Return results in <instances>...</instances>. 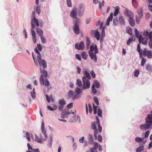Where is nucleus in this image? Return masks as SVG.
Instances as JSON below:
<instances>
[{"mask_svg":"<svg viewBox=\"0 0 152 152\" xmlns=\"http://www.w3.org/2000/svg\"><path fill=\"white\" fill-rule=\"evenodd\" d=\"M47 76V72L45 70L43 69L42 73V74L40 77L39 81L40 83L42 85H45L46 87H48L50 85V83L47 79L44 80L43 77H44L45 78H46Z\"/></svg>","mask_w":152,"mask_h":152,"instance_id":"1","label":"nucleus"},{"mask_svg":"<svg viewBox=\"0 0 152 152\" xmlns=\"http://www.w3.org/2000/svg\"><path fill=\"white\" fill-rule=\"evenodd\" d=\"M82 81L83 84L82 88L84 90L87 89H88L90 86V83L89 80L85 77L83 76L82 77Z\"/></svg>","mask_w":152,"mask_h":152,"instance_id":"2","label":"nucleus"},{"mask_svg":"<svg viewBox=\"0 0 152 152\" xmlns=\"http://www.w3.org/2000/svg\"><path fill=\"white\" fill-rule=\"evenodd\" d=\"M35 12L34 11H33L32 13V16H33V18L31 20V27L32 28L36 27V25L37 27L39 26V24L35 16Z\"/></svg>","mask_w":152,"mask_h":152,"instance_id":"3","label":"nucleus"},{"mask_svg":"<svg viewBox=\"0 0 152 152\" xmlns=\"http://www.w3.org/2000/svg\"><path fill=\"white\" fill-rule=\"evenodd\" d=\"M142 55L144 57L147 56L148 58H152V51L148 50L146 48H145L143 52Z\"/></svg>","mask_w":152,"mask_h":152,"instance_id":"4","label":"nucleus"},{"mask_svg":"<svg viewBox=\"0 0 152 152\" xmlns=\"http://www.w3.org/2000/svg\"><path fill=\"white\" fill-rule=\"evenodd\" d=\"M91 36L95 37L97 40H99L100 38V33L97 30H92L90 32Z\"/></svg>","mask_w":152,"mask_h":152,"instance_id":"5","label":"nucleus"},{"mask_svg":"<svg viewBox=\"0 0 152 152\" xmlns=\"http://www.w3.org/2000/svg\"><path fill=\"white\" fill-rule=\"evenodd\" d=\"M145 121L146 123L151 126L152 125V115L150 114H148L145 119Z\"/></svg>","mask_w":152,"mask_h":152,"instance_id":"6","label":"nucleus"},{"mask_svg":"<svg viewBox=\"0 0 152 152\" xmlns=\"http://www.w3.org/2000/svg\"><path fill=\"white\" fill-rule=\"evenodd\" d=\"M95 51V53H97L98 52V50L96 45H95L94 46L91 45L90 47V50L88 51V53H93V51Z\"/></svg>","mask_w":152,"mask_h":152,"instance_id":"7","label":"nucleus"},{"mask_svg":"<svg viewBox=\"0 0 152 152\" xmlns=\"http://www.w3.org/2000/svg\"><path fill=\"white\" fill-rule=\"evenodd\" d=\"M70 16L71 17L76 19L77 16V9L76 8H73L71 11Z\"/></svg>","mask_w":152,"mask_h":152,"instance_id":"8","label":"nucleus"},{"mask_svg":"<svg viewBox=\"0 0 152 152\" xmlns=\"http://www.w3.org/2000/svg\"><path fill=\"white\" fill-rule=\"evenodd\" d=\"M75 48L77 50L80 49L83 50L84 48V45L83 42L81 41L79 45L77 43L75 44Z\"/></svg>","mask_w":152,"mask_h":152,"instance_id":"9","label":"nucleus"},{"mask_svg":"<svg viewBox=\"0 0 152 152\" xmlns=\"http://www.w3.org/2000/svg\"><path fill=\"white\" fill-rule=\"evenodd\" d=\"M79 11L78 13V15L80 17L82 16L84 13V7L83 5L82 4H80L79 6Z\"/></svg>","mask_w":152,"mask_h":152,"instance_id":"10","label":"nucleus"},{"mask_svg":"<svg viewBox=\"0 0 152 152\" xmlns=\"http://www.w3.org/2000/svg\"><path fill=\"white\" fill-rule=\"evenodd\" d=\"M75 33L77 34H80V28L79 25L78 24H75L73 28Z\"/></svg>","mask_w":152,"mask_h":152,"instance_id":"11","label":"nucleus"},{"mask_svg":"<svg viewBox=\"0 0 152 152\" xmlns=\"http://www.w3.org/2000/svg\"><path fill=\"white\" fill-rule=\"evenodd\" d=\"M125 15L129 17L130 19L133 18L134 15L133 13L127 9H126L125 10Z\"/></svg>","mask_w":152,"mask_h":152,"instance_id":"12","label":"nucleus"},{"mask_svg":"<svg viewBox=\"0 0 152 152\" xmlns=\"http://www.w3.org/2000/svg\"><path fill=\"white\" fill-rule=\"evenodd\" d=\"M151 126L147 123L143 124L140 125V128L142 130H146L148 129Z\"/></svg>","mask_w":152,"mask_h":152,"instance_id":"13","label":"nucleus"},{"mask_svg":"<svg viewBox=\"0 0 152 152\" xmlns=\"http://www.w3.org/2000/svg\"><path fill=\"white\" fill-rule=\"evenodd\" d=\"M91 59L94 60L95 62H97V58L96 55V53H88Z\"/></svg>","mask_w":152,"mask_h":152,"instance_id":"14","label":"nucleus"},{"mask_svg":"<svg viewBox=\"0 0 152 152\" xmlns=\"http://www.w3.org/2000/svg\"><path fill=\"white\" fill-rule=\"evenodd\" d=\"M143 35L146 37L148 36V37L150 39L152 40V31H151L150 33H149L147 31H144L143 32Z\"/></svg>","mask_w":152,"mask_h":152,"instance_id":"15","label":"nucleus"},{"mask_svg":"<svg viewBox=\"0 0 152 152\" xmlns=\"http://www.w3.org/2000/svg\"><path fill=\"white\" fill-rule=\"evenodd\" d=\"M135 34L137 38H138L139 39V41L140 44L141 43V39L142 37V36L139 35V32L137 30V28L135 29Z\"/></svg>","mask_w":152,"mask_h":152,"instance_id":"16","label":"nucleus"},{"mask_svg":"<svg viewBox=\"0 0 152 152\" xmlns=\"http://www.w3.org/2000/svg\"><path fill=\"white\" fill-rule=\"evenodd\" d=\"M143 9L142 7L140 8V9H138L137 10V12L139 15V18L141 19L143 16Z\"/></svg>","mask_w":152,"mask_h":152,"instance_id":"17","label":"nucleus"},{"mask_svg":"<svg viewBox=\"0 0 152 152\" xmlns=\"http://www.w3.org/2000/svg\"><path fill=\"white\" fill-rule=\"evenodd\" d=\"M119 22L121 25L124 26L125 24V20L124 17L121 16L119 18Z\"/></svg>","mask_w":152,"mask_h":152,"instance_id":"18","label":"nucleus"},{"mask_svg":"<svg viewBox=\"0 0 152 152\" xmlns=\"http://www.w3.org/2000/svg\"><path fill=\"white\" fill-rule=\"evenodd\" d=\"M113 13L111 12L110 13V16L108 17L106 24L107 26H108L109 25L110 22L112 21L113 18Z\"/></svg>","mask_w":152,"mask_h":152,"instance_id":"19","label":"nucleus"},{"mask_svg":"<svg viewBox=\"0 0 152 152\" xmlns=\"http://www.w3.org/2000/svg\"><path fill=\"white\" fill-rule=\"evenodd\" d=\"M38 63L40 66H42L44 68H46V63L44 60H42L40 61H39Z\"/></svg>","mask_w":152,"mask_h":152,"instance_id":"20","label":"nucleus"},{"mask_svg":"<svg viewBox=\"0 0 152 152\" xmlns=\"http://www.w3.org/2000/svg\"><path fill=\"white\" fill-rule=\"evenodd\" d=\"M34 51L35 52L38 54L37 56V58L38 62H39V61H40L42 60L41 59V55H40V53L38 51L37 48H35L34 49Z\"/></svg>","mask_w":152,"mask_h":152,"instance_id":"21","label":"nucleus"},{"mask_svg":"<svg viewBox=\"0 0 152 152\" xmlns=\"http://www.w3.org/2000/svg\"><path fill=\"white\" fill-rule=\"evenodd\" d=\"M37 34L39 36H42L43 34V31L42 30L39 28H37L36 29Z\"/></svg>","mask_w":152,"mask_h":152,"instance_id":"22","label":"nucleus"},{"mask_svg":"<svg viewBox=\"0 0 152 152\" xmlns=\"http://www.w3.org/2000/svg\"><path fill=\"white\" fill-rule=\"evenodd\" d=\"M85 38L86 40V48L87 50H88L89 49V47L90 45V39L88 37H86Z\"/></svg>","mask_w":152,"mask_h":152,"instance_id":"23","label":"nucleus"},{"mask_svg":"<svg viewBox=\"0 0 152 152\" xmlns=\"http://www.w3.org/2000/svg\"><path fill=\"white\" fill-rule=\"evenodd\" d=\"M137 50L139 53L140 56V58H142V53L140 49V46L139 44L137 45Z\"/></svg>","mask_w":152,"mask_h":152,"instance_id":"24","label":"nucleus"},{"mask_svg":"<svg viewBox=\"0 0 152 152\" xmlns=\"http://www.w3.org/2000/svg\"><path fill=\"white\" fill-rule=\"evenodd\" d=\"M146 37H144L143 38L142 37L141 39V42H142V44L144 45H146L147 44L148 41V39Z\"/></svg>","mask_w":152,"mask_h":152,"instance_id":"25","label":"nucleus"},{"mask_svg":"<svg viewBox=\"0 0 152 152\" xmlns=\"http://www.w3.org/2000/svg\"><path fill=\"white\" fill-rule=\"evenodd\" d=\"M144 146L141 145L137 148L136 150V152H141L144 150Z\"/></svg>","mask_w":152,"mask_h":152,"instance_id":"26","label":"nucleus"},{"mask_svg":"<svg viewBox=\"0 0 152 152\" xmlns=\"http://www.w3.org/2000/svg\"><path fill=\"white\" fill-rule=\"evenodd\" d=\"M84 76L86 77L88 79H91V77L89 73L87 71H85L84 73Z\"/></svg>","mask_w":152,"mask_h":152,"instance_id":"27","label":"nucleus"},{"mask_svg":"<svg viewBox=\"0 0 152 152\" xmlns=\"http://www.w3.org/2000/svg\"><path fill=\"white\" fill-rule=\"evenodd\" d=\"M92 86H94V87H96L97 88H98L100 86L99 83L96 80H95L94 83Z\"/></svg>","mask_w":152,"mask_h":152,"instance_id":"28","label":"nucleus"},{"mask_svg":"<svg viewBox=\"0 0 152 152\" xmlns=\"http://www.w3.org/2000/svg\"><path fill=\"white\" fill-rule=\"evenodd\" d=\"M58 103L60 105L64 106L66 104V102L64 99H61L59 100Z\"/></svg>","mask_w":152,"mask_h":152,"instance_id":"29","label":"nucleus"},{"mask_svg":"<svg viewBox=\"0 0 152 152\" xmlns=\"http://www.w3.org/2000/svg\"><path fill=\"white\" fill-rule=\"evenodd\" d=\"M54 106L55 107L53 108L50 106H47V108L50 110L53 111L54 110H56L57 108V106L56 105H55Z\"/></svg>","mask_w":152,"mask_h":152,"instance_id":"30","label":"nucleus"},{"mask_svg":"<svg viewBox=\"0 0 152 152\" xmlns=\"http://www.w3.org/2000/svg\"><path fill=\"white\" fill-rule=\"evenodd\" d=\"M81 56L83 59L85 60L87 59L88 55L85 52H83L81 54Z\"/></svg>","mask_w":152,"mask_h":152,"instance_id":"31","label":"nucleus"},{"mask_svg":"<svg viewBox=\"0 0 152 152\" xmlns=\"http://www.w3.org/2000/svg\"><path fill=\"white\" fill-rule=\"evenodd\" d=\"M129 22L130 25L132 26H133L135 25V23L133 19V18L132 19L129 18Z\"/></svg>","mask_w":152,"mask_h":152,"instance_id":"32","label":"nucleus"},{"mask_svg":"<svg viewBox=\"0 0 152 152\" xmlns=\"http://www.w3.org/2000/svg\"><path fill=\"white\" fill-rule=\"evenodd\" d=\"M76 84L77 86L79 87H82V85L81 81L79 79H77V80Z\"/></svg>","mask_w":152,"mask_h":152,"instance_id":"33","label":"nucleus"},{"mask_svg":"<svg viewBox=\"0 0 152 152\" xmlns=\"http://www.w3.org/2000/svg\"><path fill=\"white\" fill-rule=\"evenodd\" d=\"M80 94L76 93L72 97V99L73 100H75L76 99H78L80 98Z\"/></svg>","mask_w":152,"mask_h":152,"instance_id":"34","label":"nucleus"},{"mask_svg":"<svg viewBox=\"0 0 152 152\" xmlns=\"http://www.w3.org/2000/svg\"><path fill=\"white\" fill-rule=\"evenodd\" d=\"M98 143L96 142H95L94 143V147L91 148H93V150L94 152H95V151H97L96 150L98 147Z\"/></svg>","mask_w":152,"mask_h":152,"instance_id":"35","label":"nucleus"},{"mask_svg":"<svg viewBox=\"0 0 152 152\" xmlns=\"http://www.w3.org/2000/svg\"><path fill=\"white\" fill-rule=\"evenodd\" d=\"M35 28V27L34 28H32V27H31V34H32V37H36V34H35V31L34 30V29Z\"/></svg>","mask_w":152,"mask_h":152,"instance_id":"36","label":"nucleus"},{"mask_svg":"<svg viewBox=\"0 0 152 152\" xmlns=\"http://www.w3.org/2000/svg\"><path fill=\"white\" fill-rule=\"evenodd\" d=\"M118 21L117 18H114L113 20V22L115 26H117L118 24Z\"/></svg>","mask_w":152,"mask_h":152,"instance_id":"37","label":"nucleus"},{"mask_svg":"<svg viewBox=\"0 0 152 152\" xmlns=\"http://www.w3.org/2000/svg\"><path fill=\"white\" fill-rule=\"evenodd\" d=\"M102 111L100 108H99L98 109V111L97 112V114L99 117H102Z\"/></svg>","mask_w":152,"mask_h":152,"instance_id":"38","label":"nucleus"},{"mask_svg":"<svg viewBox=\"0 0 152 152\" xmlns=\"http://www.w3.org/2000/svg\"><path fill=\"white\" fill-rule=\"evenodd\" d=\"M133 6L135 8H136L137 6V3L135 0H132Z\"/></svg>","mask_w":152,"mask_h":152,"instance_id":"39","label":"nucleus"},{"mask_svg":"<svg viewBox=\"0 0 152 152\" xmlns=\"http://www.w3.org/2000/svg\"><path fill=\"white\" fill-rule=\"evenodd\" d=\"M144 140V139L137 137L135 138V141L137 142H139Z\"/></svg>","mask_w":152,"mask_h":152,"instance_id":"40","label":"nucleus"},{"mask_svg":"<svg viewBox=\"0 0 152 152\" xmlns=\"http://www.w3.org/2000/svg\"><path fill=\"white\" fill-rule=\"evenodd\" d=\"M96 124L95 122H93L92 123L91 127L93 129H96Z\"/></svg>","mask_w":152,"mask_h":152,"instance_id":"41","label":"nucleus"},{"mask_svg":"<svg viewBox=\"0 0 152 152\" xmlns=\"http://www.w3.org/2000/svg\"><path fill=\"white\" fill-rule=\"evenodd\" d=\"M75 91L76 93L80 94V93L82 92V91L78 87H77L75 89Z\"/></svg>","mask_w":152,"mask_h":152,"instance_id":"42","label":"nucleus"},{"mask_svg":"<svg viewBox=\"0 0 152 152\" xmlns=\"http://www.w3.org/2000/svg\"><path fill=\"white\" fill-rule=\"evenodd\" d=\"M35 140L36 141L40 143L42 142L41 140V139H40L36 135H35Z\"/></svg>","mask_w":152,"mask_h":152,"instance_id":"43","label":"nucleus"},{"mask_svg":"<svg viewBox=\"0 0 152 152\" xmlns=\"http://www.w3.org/2000/svg\"><path fill=\"white\" fill-rule=\"evenodd\" d=\"M73 92L72 90H70L68 93V96L69 98H70L72 97L73 94Z\"/></svg>","mask_w":152,"mask_h":152,"instance_id":"44","label":"nucleus"},{"mask_svg":"<svg viewBox=\"0 0 152 152\" xmlns=\"http://www.w3.org/2000/svg\"><path fill=\"white\" fill-rule=\"evenodd\" d=\"M142 61L141 63V66H143L145 64L146 61V59L144 58H143L142 57Z\"/></svg>","mask_w":152,"mask_h":152,"instance_id":"45","label":"nucleus"},{"mask_svg":"<svg viewBox=\"0 0 152 152\" xmlns=\"http://www.w3.org/2000/svg\"><path fill=\"white\" fill-rule=\"evenodd\" d=\"M126 32L128 34L131 35L132 33V30L130 27H129L126 29Z\"/></svg>","mask_w":152,"mask_h":152,"instance_id":"46","label":"nucleus"},{"mask_svg":"<svg viewBox=\"0 0 152 152\" xmlns=\"http://www.w3.org/2000/svg\"><path fill=\"white\" fill-rule=\"evenodd\" d=\"M91 90L93 94H96L97 92L94 86H92L91 87Z\"/></svg>","mask_w":152,"mask_h":152,"instance_id":"47","label":"nucleus"},{"mask_svg":"<svg viewBox=\"0 0 152 152\" xmlns=\"http://www.w3.org/2000/svg\"><path fill=\"white\" fill-rule=\"evenodd\" d=\"M146 69L148 71H150L152 69V66L150 64H148L146 65Z\"/></svg>","mask_w":152,"mask_h":152,"instance_id":"48","label":"nucleus"},{"mask_svg":"<svg viewBox=\"0 0 152 152\" xmlns=\"http://www.w3.org/2000/svg\"><path fill=\"white\" fill-rule=\"evenodd\" d=\"M135 38H134V39ZM134 39L133 38H130L127 41V44L128 45H129L130 44L131 42L134 41Z\"/></svg>","mask_w":152,"mask_h":152,"instance_id":"49","label":"nucleus"},{"mask_svg":"<svg viewBox=\"0 0 152 152\" xmlns=\"http://www.w3.org/2000/svg\"><path fill=\"white\" fill-rule=\"evenodd\" d=\"M140 71L139 70H136L134 72V76L137 77L139 75Z\"/></svg>","mask_w":152,"mask_h":152,"instance_id":"50","label":"nucleus"},{"mask_svg":"<svg viewBox=\"0 0 152 152\" xmlns=\"http://www.w3.org/2000/svg\"><path fill=\"white\" fill-rule=\"evenodd\" d=\"M105 37L104 29V28H102V33L101 35V37Z\"/></svg>","mask_w":152,"mask_h":152,"instance_id":"51","label":"nucleus"},{"mask_svg":"<svg viewBox=\"0 0 152 152\" xmlns=\"http://www.w3.org/2000/svg\"><path fill=\"white\" fill-rule=\"evenodd\" d=\"M40 38L42 43L45 44L46 43V39L43 36H41L40 37Z\"/></svg>","mask_w":152,"mask_h":152,"instance_id":"52","label":"nucleus"},{"mask_svg":"<svg viewBox=\"0 0 152 152\" xmlns=\"http://www.w3.org/2000/svg\"><path fill=\"white\" fill-rule=\"evenodd\" d=\"M97 124H98V130L99 132L100 133L102 131V127L100 125V122H99V123H97Z\"/></svg>","mask_w":152,"mask_h":152,"instance_id":"53","label":"nucleus"},{"mask_svg":"<svg viewBox=\"0 0 152 152\" xmlns=\"http://www.w3.org/2000/svg\"><path fill=\"white\" fill-rule=\"evenodd\" d=\"M26 137L27 140L29 141H30L31 139L30 138V134L28 132H26Z\"/></svg>","mask_w":152,"mask_h":152,"instance_id":"54","label":"nucleus"},{"mask_svg":"<svg viewBox=\"0 0 152 152\" xmlns=\"http://www.w3.org/2000/svg\"><path fill=\"white\" fill-rule=\"evenodd\" d=\"M67 4L68 7H72V4L71 3V0H67Z\"/></svg>","mask_w":152,"mask_h":152,"instance_id":"55","label":"nucleus"},{"mask_svg":"<svg viewBox=\"0 0 152 152\" xmlns=\"http://www.w3.org/2000/svg\"><path fill=\"white\" fill-rule=\"evenodd\" d=\"M119 11V9L118 8H117L115 9V11L114 12V16H116L118 15Z\"/></svg>","mask_w":152,"mask_h":152,"instance_id":"56","label":"nucleus"},{"mask_svg":"<svg viewBox=\"0 0 152 152\" xmlns=\"http://www.w3.org/2000/svg\"><path fill=\"white\" fill-rule=\"evenodd\" d=\"M94 102L96 103L97 105H98L99 103L98 98L96 97H94Z\"/></svg>","mask_w":152,"mask_h":152,"instance_id":"57","label":"nucleus"},{"mask_svg":"<svg viewBox=\"0 0 152 152\" xmlns=\"http://www.w3.org/2000/svg\"><path fill=\"white\" fill-rule=\"evenodd\" d=\"M41 130L42 133V134H43L44 135L45 138H47L48 136L46 134V131L44 129H41Z\"/></svg>","mask_w":152,"mask_h":152,"instance_id":"58","label":"nucleus"},{"mask_svg":"<svg viewBox=\"0 0 152 152\" xmlns=\"http://www.w3.org/2000/svg\"><path fill=\"white\" fill-rule=\"evenodd\" d=\"M150 132L149 131H146L145 132V138H147Z\"/></svg>","mask_w":152,"mask_h":152,"instance_id":"59","label":"nucleus"},{"mask_svg":"<svg viewBox=\"0 0 152 152\" xmlns=\"http://www.w3.org/2000/svg\"><path fill=\"white\" fill-rule=\"evenodd\" d=\"M75 57L76 59H77L80 61H81V58L80 56V55L78 54H76L75 55Z\"/></svg>","mask_w":152,"mask_h":152,"instance_id":"60","label":"nucleus"},{"mask_svg":"<svg viewBox=\"0 0 152 152\" xmlns=\"http://www.w3.org/2000/svg\"><path fill=\"white\" fill-rule=\"evenodd\" d=\"M98 140L99 142H102V138L100 134H99L98 135Z\"/></svg>","mask_w":152,"mask_h":152,"instance_id":"61","label":"nucleus"},{"mask_svg":"<svg viewBox=\"0 0 152 152\" xmlns=\"http://www.w3.org/2000/svg\"><path fill=\"white\" fill-rule=\"evenodd\" d=\"M36 12L38 14H39V13L40 12L41 10H40V7L38 6L36 8Z\"/></svg>","mask_w":152,"mask_h":152,"instance_id":"62","label":"nucleus"},{"mask_svg":"<svg viewBox=\"0 0 152 152\" xmlns=\"http://www.w3.org/2000/svg\"><path fill=\"white\" fill-rule=\"evenodd\" d=\"M90 73L92 76V77L93 78H95V77L96 75L93 70H92L91 71Z\"/></svg>","mask_w":152,"mask_h":152,"instance_id":"63","label":"nucleus"},{"mask_svg":"<svg viewBox=\"0 0 152 152\" xmlns=\"http://www.w3.org/2000/svg\"><path fill=\"white\" fill-rule=\"evenodd\" d=\"M149 46L151 48H152V40H150L148 42Z\"/></svg>","mask_w":152,"mask_h":152,"instance_id":"64","label":"nucleus"}]
</instances>
